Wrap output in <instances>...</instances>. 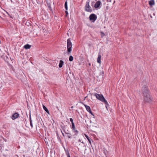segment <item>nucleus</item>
Instances as JSON below:
<instances>
[{"label": "nucleus", "mask_w": 157, "mask_h": 157, "mask_svg": "<svg viewBox=\"0 0 157 157\" xmlns=\"http://www.w3.org/2000/svg\"><path fill=\"white\" fill-rule=\"evenodd\" d=\"M94 96L96 97V98L99 100L105 103V104L106 105H108V103L106 100L105 99L103 95L101 94H98L97 93H95Z\"/></svg>", "instance_id": "nucleus-1"}, {"label": "nucleus", "mask_w": 157, "mask_h": 157, "mask_svg": "<svg viewBox=\"0 0 157 157\" xmlns=\"http://www.w3.org/2000/svg\"><path fill=\"white\" fill-rule=\"evenodd\" d=\"M72 45L71 40L68 39L67 40V53L68 55L70 54L72 50Z\"/></svg>", "instance_id": "nucleus-2"}, {"label": "nucleus", "mask_w": 157, "mask_h": 157, "mask_svg": "<svg viewBox=\"0 0 157 157\" xmlns=\"http://www.w3.org/2000/svg\"><path fill=\"white\" fill-rule=\"evenodd\" d=\"M90 2L89 1H87L85 6V10L88 12H91L92 10L91 8L89 5Z\"/></svg>", "instance_id": "nucleus-3"}, {"label": "nucleus", "mask_w": 157, "mask_h": 157, "mask_svg": "<svg viewBox=\"0 0 157 157\" xmlns=\"http://www.w3.org/2000/svg\"><path fill=\"white\" fill-rule=\"evenodd\" d=\"M143 96L144 100L145 102H150L151 101V99L150 97L149 94Z\"/></svg>", "instance_id": "nucleus-4"}, {"label": "nucleus", "mask_w": 157, "mask_h": 157, "mask_svg": "<svg viewBox=\"0 0 157 157\" xmlns=\"http://www.w3.org/2000/svg\"><path fill=\"white\" fill-rule=\"evenodd\" d=\"M142 92L143 95H147L149 94V91L148 90V88L146 86H144L142 87Z\"/></svg>", "instance_id": "nucleus-5"}, {"label": "nucleus", "mask_w": 157, "mask_h": 157, "mask_svg": "<svg viewBox=\"0 0 157 157\" xmlns=\"http://www.w3.org/2000/svg\"><path fill=\"white\" fill-rule=\"evenodd\" d=\"M97 18V16L94 14H91L89 16V19L92 22H94Z\"/></svg>", "instance_id": "nucleus-6"}, {"label": "nucleus", "mask_w": 157, "mask_h": 157, "mask_svg": "<svg viewBox=\"0 0 157 157\" xmlns=\"http://www.w3.org/2000/svg\"><path fill=\"white\" fill-rule=\"evenodd\" d=\"M101 2L100 1H97L94 5V7L95 8H98L101 5Z\"/></svg>", "instance_id": "nucleus-7"}, {"label": "nucleus", "mask_w": 157, "mask_h": 157, "mask_svg": "<svg viewBox=\"0 0 157 157\" xmlns=\"http://www.w3.org/2000/svg\"><path fill=\"white\" fill-rule=\"evenodd\" d=\"M19 114L17 113H15L13 115L12 118L13 120H14L17 118L19 116Z\"/></svg>", "instance_id": "nucleus-8"}, {"label": "nucleus", "mask_w": 157, "mask_h": 157, "mask_svg": "<svg viewBox=\"0 0 157 157\" xmlns=\"http://www.w3.org/2000/svg\"><path fill=\"white\" fill-rule=\"evenodd\" d=\"M149 5L151 6H152L155 5V3L154 0H151L149 1Z\"/></svg>", "instance_id": "nucleus-9"}, {"label": "nucleus", "mask_w": 157, "mask_h": 157, "mask_svg": "<svg viewBox=\"0 0 157 157\" xmlns=\"http://www.w3.org/2000/svg\"><path fill=\"white\" fill-rule=\"evenodd\" d=\"M64 62L62 60H60L59 61V68H61L63 66V64Z\"/></svg>", "instance_id": "nucleus-10"}, {"label": "nucleus", "mask_w": 157, "mask_h": 157, "mask_svg": "<svg viewBox=\"0 0 157 157\" xmlns=\"http://www.w3.org/2000/svg\"><path fill=\"white\" fill-rule=\"evenodd\" d=\"M101 55L99 54L98 55V57L97 59V62L98 63H101Z\"/></svg>", "instance_id": "nucleus-11"}, {"label": "nucleus", "mask_w": 157, "mask_h": 157, "mask_svg": "<svg viewBox=\"0 0 157 157\" xmlns=\"http://www.w3.org/2000/svg\"><path fill=\"white\" fill-rule=\"evenodd\" d=\"M31 47V45H29V44H26L24 46V47L25 49H29Z\"/></svg>", "instance_id": "nucleus-12"}, {"label": "nucleus", "mask_w": 157, "mask_h": 157, "mask_svg": "<svg viewBox=\"0 0 157 157\" xmlns=\"http://www.w3.org/2000/svg\"><path fill=\"white\" fill-rule=\"evenodd\" d=\"M64 132L66 134H67V137L69 138H70V139H71V136H72V135H71V134L70 133H69V132H66L65 131H64Z\"/></svg>", "instance_id": "nucleus-13"}, {"label": "nucleus", "mask_w": 157, "mask_h": 157, "mask_svg": "<svg viewBox=\"0 0 157 157\" xmlns=\"http://www.w3.org/2000/svg\"><path fill=\"white\" fill-rule=\"evenodd\" d=\"M43 108L44 109L48 114H49V112L48 111V109H47V108L44 105H43Z\"/></svg>", "instance_id": "nucleus-14"}, {"label": "nucleus", "mask_w": 157, "mask_h": 157, "mask_svg": "<svg viewBox=\"0 0 157 157\" xmlns=\"http://www.w3.org/2000/svg\"><path fill=\"white\" fill-rule=\"evenodd\" d=\"M85 108L87 110V111L88 112L89 111H90V110L91 109L90 107L89 106L85 105Z\"/></svg>", "instance_id": "nucleus-15"}, {"label": "nucleus", "mask_w": 157, "mask_h": 157, "mask_svg": "<svg viewBox=\"0 0 157 157\" xmlns=\"http://www.w3.org/2000/svg\"><path fill=\"white\" fill-rule=\"evenodd\" d=\"M85 136L86 137V138L87 139L89 143L90 144H91V139L89 138V137L86 135L85 134Z\"/></svg>", "instance_id": "nucleus-16"}, {"label": "nucleus", "mask_w": 157, "mask_h": 157, "mask_svg": "<svg viewBox=\"0 0 157 157\" xmlns=\"http://www.w3.org/2000/svg\"><path fill=\"white\" fill-rule=\"evenodd\" d=\"M64 6L66 10H67L68 7H67V1H66L65 3Z\"/></svg>", "instance_id": "nucleus-17"}, {"label": "nucleus", "mask_w": 157, "mask_h": 157, "mask_svg": "<svg viewBox=\"0 0 157 157\" xmlns=\"http://www.w3.org/2000/svg\"><path fill=\"white\" fill-rule=\"evenodd\" d=\"M69 60L70 61H72L73 60V57L71 56H70L69 57Z\"/></svg>", "instance_id": "nucleus-18"}, {"label": "nucleus", "mask_w": 157, "mask_h": 157, "mask_svg": "<svg viewBox=\"0 0 157 157\" xmlns=\"http://www.w3.org/2000/svg\"><path fill=\"white\" fill-rule=\"evenodd\" d=\"M71 124H72V130H75V126L74 123H72Z\"/></svg>", "instance_id": "nucleus-19"}, {"label": "nucleus", "mask_w": 157, "mask_h": 157, "mask_svg": "<svg viewBox=\"0 0 157 157\" xmlns=\"http://www.w3.org/2000/svg\"><path fill=\"white\" fill-rule=\"evenodd\" d=\"M47 3L48 6V8L51 10H52L51 7V6L50 4V3H48L47 2Z\"/></svg>", "instance_id": "nucleus-20"}, {"label": "nucleus", "mask_w": 157, "mask_h": 157, "mask_svg": "<svg viewBox=\"0 0 157 157\" xmlns=\"http://www.w3.org/2000/svg\"><path fill=\"white\" fill-rule=\"evenodd\" d=\"M74 130V133H75V135L77 136V134L78 133V131L77 130H75H75Z\"/></svg>", "instance_id": "nucleus-21"}, {"label": "nucleus", "mask_w": 157, "mask_h": 157, "mask_svg": "<svg viewBox=\"0 0 157 157\" xmlns=\"http://www.w3.org/2000/svg\"><path fill=\"white\" fill-rule=\"evenodd\" d=\"M88 112H89L90 114H91L92 116H94V115L93 113L92 112L91 109L90 110V111H88Z\"/></svg>", "instance_id": "nucleus-22"}, {"label": "nucleus", "mask_w": 157, "mask_h": 157, "mask_svg": "<svg viewBox=\"0 0 157 157\" xmlns=\"http://www.w3.org/2000/svg\"><path fill=\"white\" fill-rule=\"evenodd\" d=\"M30 126H31V128H32L33 127V125L32 121H30Z\"/></svg>", "instance_id": "nucleus-23"}, {"label": "nucleus", "mask_w": 157, "mask_h": 157, "mask_svg": "<svg viewBox=\"0 0 157 157\" xmlns=\"http://www.w3.org/2000/svg\"><path fill=\"white\" fill-rule=\"evenodd\" d=\"M101 37H102L103 36H105V34L102 32H101Z\"/></svg>", "instance_id": "nucleus-24"}, {"label": "nucleus", "mask_w": 157, "mask_h": 157, "mask_svg": "<svg viewBox=\"0 0 157 157\" xmlns=\"http://www.w3.org/2000/svg\"><path fill=\"white\" fill-rule=\"evenodd\" d=\"M70 120L71 121V124L72 123H74V122H73V120L72 118H70Z\"/></svg>", "instance_id": "nucleus-25"}, {"label": "nucleus", "mask_w": 157, "mask_h": 157, "mask_svg": "<svg viewBox=\"0 0 157 157\" xmlns=\"http://www.w3.org/2000/svg\"><path fill=\"white\" fill-rule=\"evenodd\" d=\"M67 157H70V154L68 152L67 153Z\"/></svg>", "instance_id": "nucleus-26"}, {"label": "nucleus", "mask_w": 157, "mask_h": 157, "mask_svg": "<svg viewBox=\"0 0 157 157\" xmlns=\"http://www.w3.org/2000/svg\"><path fill=\"white\" fill-rule=\"evenodd\" d=\"M29 120H30V121H32V120L31 119L30 115V116H29Z\"/></svg>", "instance_id": "nucleus-27"}, {"label": "nucleus", "mask_w": 157, "mask_h": 157, "mask_svg": "<svg viewBox=\"0 0 157 157\" xmlns=\"http://www.w3.org/2000/svg\"><path fill=\"white\" fill-rule=\"evenodd\" d=\"M65 13L66 14V15H67L68 14L67 11V10L65 11Z\"/></svg>", "instance_id": "nucleus-28"}, {"label": "nucleus", "mask_w": 157, "mask_h": 157, "mask_svg": "<svg viewBox=\"0 0 157 157\" xmlns=\"http://www.w3.org/2000/svg\"><path fill=\"white\" fill-rule=\"evenodd\" d=\"M108 1L111 2V0H108Z\"/></svg>", "instance_id": "nucleus-29"}, {"label": "nucleus", "mask_w": 157, "mask_h": 157, "mask_svg": "<svg viewBox=\"0 0 157 157\" xmlns=\"http://www.w3.org/2000/svg\"><path fill=\"white\" fill-rule=\"evenodd\" d=\"M62 133L63 135L64 136V133H63L62 132Z\"/></svg>", "instance_id": "nucleus-30"}, {"label": "nucleus", "mask_w": 157, "mask_h": 157, "mask_svg": "<svg viewBox=\"0 0 157 157\" xmlns=\"http://www.w3.org/2000/svg\"><path fill=\"white\" fill-rule=\"evenodd\" d=\"M78 141L79 142H81V140H78Z\"/></svg>", "instance_id": "nucleus-31"}, {"label": "nucleus", "mask_w": 157, "mask_h": 157, "mask_svg": "<svg viewBox=\"0 0 157 157\" xmlns=\"http://www.w3.org/2000/svg\"><path fill=\"white\" fill-rule=\"evenodd\" d=\"M81 143H82V144H84V142H83V141L82 142H81Z\"/></svg>", "instance_id": "nucleus-32"}, {"label": "nucleus", "mask_w": 157, "mask_h": 157, "mask_svg": "<svg viewBox=\"0 0 157 157\" xmlns=\"http://www.w3.org/2000/svg\"><path fill=\"white\" fill-rule=\"evenodd\" d=\"M90 65H91V64H90V63H89V66H90Z\"/></svg>", "instance_id": "nucleus-33"}, {"label": "nucleus", "mask_w": 157, "mask_h": 157, "mask_svg": "<svg viewBox=\"0 0 157 157\" xmlns=\"http://www.w3.org/2000/svg\"><path fill=\"white\" fill-rule=\"evenodd\" d=\"M56 108H57L58 109H58V107H56Z\"/></svg>", "instance_id": "nucleus-34"}, {"label": "nucleus", "mask_w": 157, "mask_h": 157, "mask_svg": "<svg viewBox=\"0 0 157 157\" xmlns=\"http://www.w3.org/2000/svg\"><path fill=\"white\" fill-rule=\"evenodd\" d=\"M115 1H114V3H113V4H114V3L115 2Z\"/></svg>", "instance_id": "nucleus-35"}, {"label": "nucleus", "mask_w": 157, "mask_h": 157, "mask_svg": "<svg viewBox=\"0 0 157 157\" xmlns=\"http://www.w3.org/2000/svg\"><path fill=\"white\" fill-rule=\"evenodd\" d=\"M95 1H97V0H95Z\"/></svg>", "instance_id": "nucleus-36"}]
</instances>
